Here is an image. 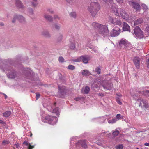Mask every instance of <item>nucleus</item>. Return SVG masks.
Masks as SVG:
<instances>
[{"label":"nucleus","mask_w":149,"mask_h":149,"mask_svg":"<svg viewBox=\"0 0 149 149\" xmlns=\"http://www.w3.org/2000/svg\"><path fill=\"white\" fill-rule=\"evenodd\" d=\"M36 100H38L40 97V94L39 93H36Z\"/></svg>","instance_id":"nucleus-48"},{"label":"nucleus","mask_w":149,"mask_h":149,"mask_svg":"<svg viewBox=\"0 0 149 149\" xmlns=\"http://www.w3.org/2000/svg\"><path fill=\"white\" fill-rule=\"evenodd\" d=\"M143 22L142 18H140L134 22V25H137L141 24Z\"/></svg>","instance_id":"nucleus-24"},{"label":"nucleus","mask_w":149,"mask_h":149,"mask_svg":"<svg viewBox=\"0 0 149 149\" xmlns=\"http://www.w3.org/2000/svg\"><path fill=\"white\" fill-rule=\"evenodd\" d=\"M4 71H8V72H6V73L7 74L8 77L11 79H14L17 76V74L16 72L13 70H8L6 69H3Z\"/></svg>","instance_id":"nucleus-8"},{"label":"nucleus","mask_w":149,"mask_h":149,"mask_svg":"<svg viewBox=\"0 0 149 149\" xmlns=\"http://www.w3.org/2000/svg\"><path fill=\"white\" fill-rule=\"evenodd\" d=\"M141 6L143 10V12L142 13H143L147 10L148 8L147 6L145 4H142Z\"/></svg>","instance_id":"nucleus-32"},{"label":"nucleus","mask_w":149,"mask_h":149,"mask_svg":"<svg viewBox=\"0 0 149 149\" xmlns=\"http://www.w3.org/2000/svg\"><path fill=\"white\" fill-rule=\"evenodd\" d=\"M45 119L46 122L52 125L56 124L57 121V119L56 117L49 115L46 116Z\"/></svg>","instance_id":"nucleus-7"},{"label":"nucleus","mask_w":149,"mask_h":149,"mask_svg":"<svg viewBox=\"0 0 149 149\" xmlns=\"http://www.w3.org/2000/svg\"><path fill=\"white\" fill-rule=\"evenodd\" d=\"M118 103L120 104H121L122 103L121 102H120V101H118Z\"/></svg>","instance_id":"nucleus-60"},{"label":"nucleus","mask_w":149,"mask_h":149,"mask_svg":"<svg viewBox=\"0 0 149 149\" xmlns=\"http://www.w3.org/2000/svg\"><path fill=\"white\" fill-rule=\"evenodd\" d=\"M32 72V71L29 68H27L26 70H25L24 73L25 74V76L28 78L31 75Z\"/></svg>","instance_id":"nucleus-18"},{"label":"nucleus","mask_w":149,"mask_h":149,"mask_svg":"<svg viewBox=\"0 0 149 149\" xmlns=\"http://www.w3.org/2000/svg\"><path fill=\"white\" fill-rule=\"evenodd\" d=\"M34 2L32 3V4L34 6H36L37 5V0H33Z\"/></svg>","instance_id":"nucleus-42"},{"label":"nucleus","mask_w":149,"mask_h":149,"mask_svg":"<svg viewBox=\"0 0 149 149\" xmlns=\"http://www.w3.org/2000/svg\"><path fill=\"white\" fill-rule=\"evenodd\" d=\"M3 95H4V96L5 97V98L6 99L7 98V96L5 94H3Z\"/></svg>","instance_id":"nucleus-59"},{"label":"nucleus","mask_w":149,"mask_h":149,"mask_svg":"<svg viewBox=\"0 0 149 149\" xmlns=\"http://www.w3.org/2000/svg\"><path fill=\"white\" fill-rule=\"evenodd\" d=\"M106 133V134H109L108 132H106L104 133Z\"/></svg>","instance_id":"nucleus-62"},{"label":"nucleus","mask_w":149,"mask_h":149,"mask_svg":"<svg viewBox=\"0 0 149 149\" xmlns=\"http://www.w3.org/2000/svg\"><path fill=\"white\" fill-rule=\"evenodd\" d=\"M92 27L94 29L97 36L100 35L104 37L108 36L109 31L107 25H103L96 22H93L92 24Z\"/></svg>","instance_id":"nucleus-1"},{"label":"nucleus","mask_w":149,"mask_h":149,"mask_svg":"<svg viewBox=\"0 0 149 149\" xmlns=\"http://www.w3.org/2000/svg\"><path fill=\"white\" fill-rule=\"evenodd\" d=\"M11 114V112L10 111H6L3 113V116L5 117H8L10 116Z\"/></svg>","instance_id":"nucleus-27"},{"label":"nucleus","mask_w":149,"mask_h":149,"mask_svg":"<svg viewBox=\"0 0 149 149\" xmlns=\"http://www.w3.org/2000/svg\"><path fill=\"white\" fill-rule=\"evenodd\" d=\"M145 31L148 33L149 34V26H148L145 29Z\"/></svg>","instance_id":"nucleus-46"},{"label":"nucleus","mask_w":149,"mask_h":149,"mask_svg":"<svg viewBox=\"0 0 149 149\" xmlns=\"http://www.w3.org/2000/svg\"><path fill=\"white\" fill-rule=\"evenodd\" d=\"M144 145L146 146H149V143H146L144 144Z\"/></svg>","instance_id":"nucleus-57"},{"label":"nucleus","mask_w":149,"mask_h":149,"mask_svg":"<svg viewBox=\"0 0 149 149\" xmlns=\"http://www.w3.org/2000/svg\"><path fill=\"white\" fill-rule=\"evenodd\" d=\"M146 61L147 67L149 68V58L146 60Z\"/></svg>","instance_id":"nucleus-50"},{"label":"nucleus","mask_w":149,"mask_h":149,"mask_svg":"<svg viewBox=\"0 0 149 149\" xmlns=\"http://www.w3.org/2000/svg\"><path fill=\"white\" fill-rule=\"evenodd\" d=\"M48 11H49V12L51 13H53V11L52 10H48Z\"/></svg>","instance_id":"nucleus-58"},{"label":"nucleus","mask_w":149,"mask_h":149,"mask_svg":"<svg viewBox=\"0 0 149 149\" xmlns=\"http://www.w3.org/2000/svg\"><path fill=\"white\" fill-rule=\"evenodd\" d=\"M0 123H1L3 124H5V123L3 122L2 120H0Z\"/></svg>","instance_id":"nucleus-56"},{"label":"nucleus","mask_w":149,"mask_h":149,"mask_svg":"<svg viewBox=\"0 0 149 149\" xmlns=\"http://www.w3.org/2000/svg\"><path fill=\"white\" fill-rule=\"evenodd\" d=\"M116 120L115 118L108 120V122L109 123H113L116 122Z\"/></svg>","instance_id":"nucleus-36"},{"label":"nucleus","mask_w":149,"mask_h":149,"mask_svg":"<svg viewBox=\"0 0 149 149\" xmlns=\"http://www.w3.org/2000/svg\"><path fill=\"white\" fill-rule=\"evenodd\" d=\"M79 144H80L82 147L84 148H86L87 147V145L86 144V142L85 141H80L78 143H76V146H77L79 145Z\"/></svg>","instance_id":"nucleus-21"},{"label":"nucleus","mask_w":149,"mask_h":149,"mask_svg":"<svg viewBox=\"0 0 149 149\" xmlns=\"http://www.w3.org/2000/svg\"><path fill=\"white\" fill-rule=\"evenodd\" d=\"M59 61L60 62H63L64 61V59L63 57L61 56L59 58Z\"/></svg>","instance_id":"nucleus-43"},{"label":"nucleus","mask_w":149,"mask_h":149,"mask_svg":"<svg viewBox=\"0 0 149 149\" xmlns=\"http://www.w3.org/2000/svg\"><path fill=\"white\" fill-rule=\"evenodd\" d=\"M120 31V28L117 27H116L110 32V35L112 37L117 36L119 34Z\"/></svg>","instance_id":"nucleus-10"},{"label":"nucleus","mask_w":149,"mask_h":149,"mask_svg":"<svg viewBox=\"0 0 149 149\" xmlns=\"http://www.w3.org/2000/svg\"><path fill=\"white\" fill-rule=\"evenodd\" d=\"M100 6L96 2L91 3L88 8V11L90 12L93 17H95L97 12L100 10Z\"/></svg>","instance_id":"nucleus-3"},{"label":"nucleus","mask_w":149,"mask_h":149,"mask_svg":"<svg viewBox=\"0 0 149 149\" xmlns=\"http://www.w3.org/2000/svg\"><path fill=\"white\" fill-rule=\"evenodd\" d=\"M23 144L26 146H29V145H31L29 143L26 141H25L24 142Z\"/></svg>","instance_id":"nucleus-45"},{"label":"nucleus","mask_w":149,"mask_h":149,"mask_svg":"<svg viewBox=\"0 0 149 149\" xmlns=\"http://www.w3.org/2000/svg\"><path fill=\"white\" fill-rule=\"evenodd\" d=\"M90 57L88 56H81V61H82L84 63H87L88 61L90 59Z\"/></svg>","instance_id":"nucleus-17"},{"label":"nucleus","mask_w":149,"mask_h":149,"mask_svg":"<svg viewBox=\"0 0 149 149\" xmlns=\"http://www.w3.org/2000/svg\"><path fill=\"white\" fill-rule=\"evenodd\" d=\"M137 100L139 103V106L141 107L147 108L148 107V103L145 100L140 98L137 99Z\"/></svg>","instance_id":"nucleus-12"},{"label":"nucleus","mask_w":149,"mask_h":149,"mask_svg":"<svg viewBox=\"0 0 149 149\" xmlns=\"http://www.w3.org/2000/svg\"><path fill=\"white\" fill-rule=\"evenodd\" d=\"M54 18L55 19H56V20H59L60 19V18L59 17H58V16L57 15H55L54 16Z\"/></svg>","instance_id":"nucleus-47"},{"label":"nucleus","mask_w":149,"mask_h":149,"mask_svg":"<svg viewBox=\"0 0 149 149\" xmlns=\"http://www.w3.org/2000/svg\"><path fill=\"white\" fill-rule=\"evenodd\" d=\"M34 146H31V145H30L29 146H28V149H32V148H34Z\"/></svg>","instance_id":"nucleus-49"},{"label":"nucleus","mask_w":149,"mask_h":149,"mask_svg":"<svg viewBox=\"0 0 149 149\" xmlns=\"http://www.w3.org/2000/svg\"><path fill=\"white\" fill-rule=\"evenodd\" d=\"M29 12L30 15H32L33 14V10L32 8H30L29 9Z\"/></svg>","instance_id":"nucleus-44"},{"label":"nucleus","mask_w":149,"mask_h":149,"mask_svg":"<svg viewBox=\"0 0 149 149\" xmlns=\"http://www.w3.org/2000/svg\"><path fill=\"white\" fill-rule=\"evenodd\" d=\"M134 63L137 68H139L140 63L141 61V59L138 57H134L133 59Z\"/></svg>","instance_id":"nucleus-16"},{"label":"nucleus","mask_w":149,"mask_h":149,"mask_svg":"<svg viewBox=\"0 0 149 149\" xmlns=\"http://www.w3.org/2000/svg\"><path fill=\"white\" fill-rule=\"evenodd\" d=\"M10 142L7 140H5L2 142V144L3 145H6L9 144Z\"/></svg>","instance_id":"nucleus-41"},{"label":"nucleus","mask_w":149,"mask_h":149,"mask_svg":"<svg viewBox=\"0 0 149 149\" xmlns=\"http://www.w3.org/2000/svg\"><path fill=\"white\" fill-rule=\"evenodd\" d=\"M100 120H103V121H101V122H100L101 123H104V118L102 117V118H100Z\"/></svg>","instance_id":"nucleus-53"},{"label":"nucleus","mask_w":149,"mask_h":149,"mask_svg":"<svg viewBox=\"0 0 149 149\" xmlns=\"http://www.w3.org/2000/svg\"><path fill=\"white\" fill-rule=\"evenodd\" d=\"M95 71L97 74H99L100 73L101 70L99 67L96 68L95 69Z\"/></svg>","instance_id":"nucleus-35"},{"label":"nucleus","mask_w":149,"mask_h":149,"mask_svg":"<svg viewBox=\"0 0 149 149\" xmlns=\"http://www.w3.org/2000/svg\"><path fill=\"white\" fill-rule=\"evenodd\" d=\"M141 94L146 95L149 94V90H147L144 88H139L138 90L135 88H134L131 92L132 96L135 99H137L138 96V93Z\"/></svg>","instance_id":"nucleus-4"},{"label":"nucleus","mask_w":149,"mask_h":149,"mask_svg":"<svg viewBox=\"0 0 149 149\" xmlns=\"http://www.w3.org/2000/svg\"><path fill=\"white\" fill-rule=\"evenodd\" d=\"M58 88L59 90L58 95V97H64L66 94L67 91L66 87L65 86H62L61 87L58 86Z\"/></svg>","instance_id":"nucleus-11"},{"label":"nucleus","mask_w":149,"mask_h":149,"mask_svg":"<svg viewBox=\"0 0 149 149\" xmlns=\"http://www.w3.org/2000/svg\"><path fill=\"white\" fill-rule=\"evenodd\" d=\"M103 0L106 3V1H107V0Z\"/></svg>","instance_id":"nucleus-63"},{"label":"nucleus","mask_w":149,"mask_h":149,"mask_svg":"<svg viewBox=\"0 0 149 149\" xmlns=\"http://www.w3.org/2000/svg\"><path fill=\"white\" fill-rule=\"evenodd\" d=\"M69 3H71L74 0H66Z\"/></svg>","instance_id":"nucleus-54"},{"label":"nucleus","mask_w":149,"mask_h":149,"mask_svg":"<svg viewBox=\"0 0 149 149\" xmlns=\"http://www.w3.org/2000/svg\"><path fill=\"white\" fill-rule=\"evenodd\" d=\"M42 34L46 37L50 38L51 37V35L49 32L47 31H43L42 33Z\"/></svg>","instance_id":"nucleus-28"},{"label":"nucleus","mask_w":149,"mask_h":149,"mask_svg":"<svg viewBox=\"0 0 149 149\" xmlns=\"http://www.w3.org/2000/svg\"><path fill=\"white\" fill-rule=\"evenodd\" d=\"M109 21L111 24L114 25H120L121 24V22L120 20H118L116 18L113 19L111 17H109Z\"/></svg>","instance_id":"nucleus-14"},{"label":"nucleus","mask_w":149,"mask_h":149,"mask_svg":"<svg viewBox=\"0 0 149 149\" xmlns=\"http://www.w3.org/2000/svg\"><path fill=\"white\" fill-rule=\"evenodd\" d=\"M134 33L136 36L139 38H143V33L141 29L138 26H136L134 29Z\"/></svg>","instance_id":"nucleus-9"},{"label":"nucleus","mask_w":149,"mask_h":149,"mask_svg":"<svg viewBox=\"0 0 149 149\" xmlns=\"http://www.w3.org/2000/svg\"><path fill=\"white\" fill-rule=\"evenodd\" d=\"M0 25L1 26H3L4 25V24L3 23H1L0 24Z\"/></svg>","instance_id":"nucleus-61"},{"label":"nucleus","mask_w":149,"mask_h":149,"mask_svg":"<svg viewBox=\"0 0 149 149\" xmlns=\"http://www.w3.org/2000/svg\"><path fill=\"white\" fill-rule=\"evenodd\" d=\"M123 31L130 32V26L125 22H124L123 23Z\"/></svg>","instance_id":"nucleus-19"},{"label":"nucleus","mask_w":149,"mask_h":149,"mask_svg":"<svg viewBox=\"0 0 149 149\" xmlns=\"http://www.w3.org/2000/svg\"><path fill=\"white\" fill-rule=\"evenodd\" d=\"M148 56H149V55H147L146 56V57L147 58Z\"/></svg>","instance_id":"nucleus-64"},{"label":"nucleus","mask_w":149,"mask_h":149,"mask_svg":"<svg viewBox=\"0 0 149 149\" xmlns=\"http://www.w3.org/2000/svg\"><path fill=\"white\" fill-rule=\"evenodd\" d=\"M44 17L47 20L50 21H51L52 20V17L49 15L47 14H45L44 15Z\"/></svg>","instance_id":"nucleus-25"},{"label":"nucleus","mask_w":149,"mask_h":149,"mask_svg":"<svg viewBox=\"0 0 149 149\" xmlns=\"http://www.w3.org/2000/svg\"><path fill=\"white\" fill-rule=\"evenodd\" d=\"M119 133V131L118 130H116L113 132V135L114 136H117Z\"/></svg>","instance_id":"nucleus-38"},{"label":"nucleus","mask_w":149,"mask_h":149,"mask_svg":"<svg viewBox=\"0 0 149 149\" xmlns=\"http://www.w3.org/2000/svg\"><path fill=\"white\" fill-rule=\"evenodd\" d=\"M90 91V88L88 86H86L84 88L82 89V92L84 94H88Z\"/></svg>","instance_id":"nucleus-23"},{"label":"nucleus","mask_w":149,"mask_h":149,"mask_svg":"<svg viewBox=\"0 0 149 149\" xmlns=\"http://www.w3.org/2000/svg\"><path fill=\"white\" fill-rule=\"evenodd\" d=\"M79 144H80L82 147L84 148H86L87 147V145L86 144V142L85 141H80L78 143H76V146H77L79 145Z\"/></svg>","instance_id":"nucleus-22"},{"label":"nucleus","mask_w":149,"mask_h":149,"mask_svg":"<svg viewBox=\"0 0 149 149\" xmlns=\"http://www.w3.org/2000/svg\"><path fill=\"white\" fill-rule=\"evenodd\" d=\"M67 69L72 70H73L75 69V67L73 65H70L67 67Z\"/></svg>","instance_id":"nucleus-33"},{"label":"nucleus","mask_w":149,"mask_h":149,"mask_svg":"<svg viewBox=\"0 0 149 149\" xmlns=\"http://www.w3.org/2000/svg\"><path fill=\"white\" fill-rule=\"evenodd\" d=\"M82 74L85 76H88L91 75V74L87 70H84L81 71Z\"/></svg>","instance_id":"nucleus-20"},{"label":"nucleus","mask_w":149,"mask_h":149,"mask_svg":"<svg viewBox=\"0 0 149 149\" xmlns=\"http://www.w3.org/2000/svg\"><path fill=\"white\" fill-rule=\"evenodd\" d=\"M81 56L79 58H78L76 59L72 60V61L74 62H79L81 61Z\"/></svg>","instance_id":"nucleus-37"},{"label":"nucleus","mask_w":149,"mask_h":149,"mask_svg":"<svg viewBox=\"0 0 149 149\" xmlns=\"http://www.w3.org/2000/svg\"><path fill=\"white\" fill-rule=\"evenodd\" d=\"M98 95L99 96L102 97L104 96V94L102 93H99L98 94Z\"/></svg>","instance_id":"nucleus-52"},{"label":"nucleus","mask_w":149,"mask_h":149,"mask_svg":"<svg viewBox=\"0 0 149 149\" xmlns=\"http://www.w3.org/2000/svg\"><path fill=\"white\" fill-rule=\"evenodd\" d=\"M117 2L120 3H122L123 2V0H116Z\"/></svg>","instance_id":"nucleus-51"},{"label":"nucleus","mask_w":149,"mask_h":149,"mask_svg":"<svg viewBox=\"0 0 149 149\" xmlns=\"http://www.w3.org/2000/svg\"><path fill=\"white\" fill-rule=\"evenodd\" d=\"M70 15L73 18L76 17V14L75 12H72L70 14Z\"/></svg>","instance_id":"nucleus-34"},{"label":"nucleus","mask_w":149,"mask_h":149,"mask_svg":"<svg viewBox=\"0 0 149 149\" xmlns=\"http://www.w3.org/2000/svg\"><path fill=\"white\" fill-rule=\"evenodd\" d=\"M63 35L62 34H60L58 37L57 40L59 41H61L63 39Z\"/></svg>","instance_id":"nucleus-39"},{"label":"nucleus","mask_w":149,"mask_h":149,"mask_svg":"<svg viewBox=\"0 0 149 149\" xmlns=\"http://www.w3.org/2000/svg\"><path fill=\"white\" fill-rule=\"evenodd\" d=\"M74 99L76 101H79L80 100V98L79 97H78L75 98Z\"/></svg>","instance_id":"nucleus-55"},{"label":"nucleus","mask_w":149,"mask_h":149,"mask_svg":"<svg viewBox=\"0 0 149 149\" xmlns=\"http://www.w3.org/2000/svg\"><path fill=\"white\" fill-rule=\"evenodd\" d=\"M70 48L72 49H74L75 48V41L74 40L70 42V44L69 45Z\"/></svg>","instance_id":"nucleus-26"},{"label":"nucleus","mask_w":149,"mask_h":149,"mask_svg":"<svg viewBox=\"0 0 149 149\" xmlns=\"http://www.w3.org/2000/svg\"><path fill=\"white\" fill-rule=\"evenodd\" d=\"M116 118H115L116 120V121H118L121 119L123 118V116H121L120 114H118L116 116Z\"/></svg>","instance_id":"nucleus-29"},{"label":"nucleus","mask_w":149,"mask_h":149,"mask_svg":"<svg viewBox=\"0 0 149 149\" xmlns=\"http://www.w3.org/2000/svg\"><path fill=\"white\" fill-rule=\"evenodd\" d=\"M61 25L59 24H55L54 26V28L57 30H59L60 29Z\"/></svg>","instance_id":"nucleus-30"},{"label":"nucleus","mask_w":149,"mask_h":149,"mask_svg":"<svg viewBox=\"0 0 149 149\" xmlns=\"http://www.w3.org/2000/svg\"><path fill=\"white\" fill-rule=\"evenodd\" d=\"M120 46L121 47H124V48L127 47L130 45V44L128 43L127 41L124 39H122L119 42Z\"/></svg>","instance_id":"nucleus-15"},{"label":"nucleus","mask_w":149,"mask_h":149,"mask_svg":"<svg viewBox=\"0 0 149 149\" xmlns=\"http://www.w3.org/2000/svg\"><path fill=\"white\" fill-rule=\"evenodd\" d=\"M129 4L131 5L132 7L136 9V11L140 12L141 10L140 5L137 3L134 2L129 1Z\"/></svg>","instance_id":"nucleus-13"},{"label":"nucleus","mask_w":149,"mask_h":149,"mask_svg":"<svg viewBox=\"0 0 149 149\" xmlns=\"http://www.w3.org/2000/svg\"><path fill=\"white\" fill-rule=\"evenodd\" d=\"M52 112L53 113H55L58 115L59 113V111L58 108H56L53 110Z\"/></svg>","instance_id":"nucleus-31"},{"label":"nucleus","mask_w":149,"mask_h":149,"mask_svg":"<svg viewBox=\"0 0 149 149\" xmlns=\"http://www.w3.org/2000/svg\"><path fill=\"white\" fill-rule=\"evenodd\" d=\"M95 87L97 88L100 84H102L104 89L107 90H111L113 87V85L111 83H108L107 80H104L103 81H100L99 79H97L95 82Z\"/></svg>","instance_id":"nucleus-5"},{"label":"nucleus","mask_w":149,"mask_h":149,"mask_svg":"<svg viewBox=\"0 0 149 149\" xmlns=\"http://www.w3.org/2000/svg\"><path fill=\"white\" fill-rule=\"evenodd\" d=\"M17 20L22 24H25L26 22L25 18L22 15H14L12 20V22L15 23Z\"/></svg>","instance_id":"nucleus-6"},{"label":"nucleus","mask_w":149,"mask_h":149,"mask_svg":"<svg viewBox=\"0 0 149 149\" xmlns=\"http://www.w3.org/2000/svg\"><path fill=\"white\" fill-rule=\"evenodd\" d=\"M111 10L116 16H119L120 15L125 20L128 22H130V17H129L128 15L124 10L119 9L117 7L115 6L114 4L111 6Z\"/></svg>","instance_id":"nucleus-2"},{"label":"nucleus","mask_w":149,"mask_h":149,"mask_svg":"<svg viewBox=\"0 0 149 149\" xmlns=\"http://www.w3.org/2000/svg\"><path fill=\"white\" fill-rule=\"evenodd\" d=\"M123 148V146L122 145H119L116 146V149H122Z\"/></svg>","instance_id":"nucleus-40"}]
</instances>
